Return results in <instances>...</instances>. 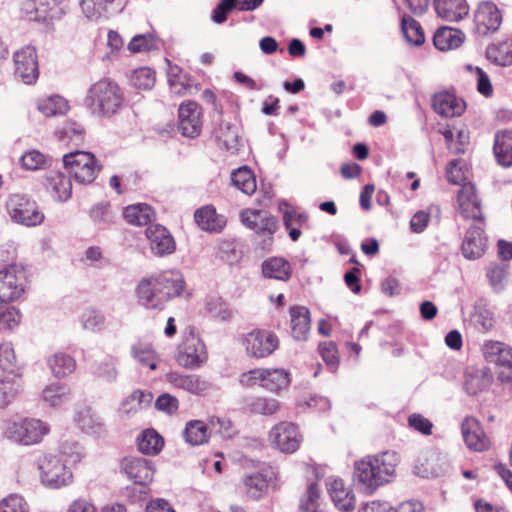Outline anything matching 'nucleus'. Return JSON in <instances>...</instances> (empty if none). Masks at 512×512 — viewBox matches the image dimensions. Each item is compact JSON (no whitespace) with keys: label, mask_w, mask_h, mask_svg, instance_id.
Here are the masks:
<instances>
[{"label":"nucleus","mask_w":512,"mask_h":512,"mask_svg":"<svg viewBox=\"0 0 512 512\" xmlns=\"http://www.w3.org/2000/svg\"><path fill=\"white\" fill-rule=\"evenodd\" d=\"M487 59L497 66L508 67L512 65V38L488 45Z\"/></svg>","instance_id":"38"},{"label":"nucleus","mask_w":512,"mask_h":512,"mask_svg":"<svg viewBox=\"0 0 512 512\" xmlns=\"http://www.w3.org/2000/svg\"><path fill=\"white\" fill-rule=\"evenodd\" d=\"M493 382L491 370L487 367L469 366L464 372L463 389L470 396L486 391Z\"/></svg>","instance_id":"21"},{"label":"nucleus","mask_w":512,"mask_h":512,"mask_svg":"<svg viewBox=\"0 0 512 512\" xmlns=\"http://www.w3.org/2000/svg\"><path fill=\"white\" fill-rule=\"evenodd\" d=\"M18 391L14 377L7 376L0 379V408L8 406Z\"/></svg>","instance_id":"62"},{"label":"nucleus","mask_w":512,"mask_h":512,"mask_svg":"<svg viewBox=\"0 0 512 512\" xmlns=\"http://www.w3.org/2000/svg\"><path fill=\"white\" fill-rule=\"evenodd\" d=\"M46 162L45 156L37 150L24 153L20 158L21 166L26 170L41 169Z\"/></svg>","instance_id":"64"},{"label":"nucleus","mask_w":512,"mask_h":512,"mask_svg":"<svg viewBox=\"0 0 512 512\" xmlns=\"http://www.w3.org/2000/svg\"><path fill=\"white\" fill-rule=\"evenodd\" d=\"M121 470L135 484L146 485L153 479L152 462L143 457L129 456L121 462Z\"/></svg>","instance_id":"18"},{"label":"nucleus","mask_w":512,"mask_h":512,"mask_svg":"<svg viewBox=\"0 0 512 512\" xmlns=\"http://www.w3.org/2000/svg\"><path fill=\"white\" fill-rule=\"evenodd\" d=\"M242 223L256 233L272 234L276 230V221L273 217L258 210H244L240 214Z\"/></svg>","instance_id":"31"},{"label":"nucleus","mask_w":512,"mask_h":512,"mask_svg":"<svg viewBox=\"0 0 512 512\" xmlns=\"http://www.w3.org/2000/svg\"><path fill=\"white\" fill-rule=\"evenodd\" d=\"M27 285L26 270L21 264H11L0 270V302L18 300Z\"/></svg>","instance_id":"8"},{"label":"nucleus","mask_w":512,"mask_h":512,"mask_svg":"<svg viewBox=\"0 0 512 512\" xmlns=\"http://www.w3.org/2000/svg\"><path fill=\"white\" fill-rule=\"evenodd\" d=\"M462 435L466 445L476 452H482L489 448L490 441L483 431L478 420L467 416L461 425Z\"/></svg>","instance_id":"22"},{"label":"nucleus","mask_w":512,"mask_h":512,"mask_svg":"<svg viewBox=\"0 0 512 512\" xmlns=\"http://www.w3.org/2000/svg\"><path fill=\"white\" fill-rule=\"evenodd\" d=\"M326 486L332 501L340 511L350 512L354 509L355 496L341 478H327Z\"/></svg>","instance_id":"24"},{"label":"nucleus","mask_w":512,"mask_h":512,"mask_svg":"<svg viewBox=\"0 0 512 512\" xmlns=\"http://www.w3.org/2000/svg\"><path fill=\"white\" fill-rule=\"evenodd\" d=\"M6 209L13 222L27 227L37 226L44 220V214L36 202L25 195H11L7 200Z\"/></svg>","instance_id":"7"},{"label":"nucleus","mask_w":512,"mask_h":512,"mask_svg":"<svg viewBox=\"0 0 512 512\" xmlns=\"http://www.w3.org/2000/svg\"><path fill=\"white\" fill-rule=\"evenodd\" d=\"M47 365L57 379L72 374L76 369V360L65 352H56L47 358Z\"/></svg>","instance_id":"36"},{"label":"nucleus","mask_w":512,"mask_h":512,"mask_svg":"<svg viewBox=\"0 0 512 512\" xmlns=\"http://www.w3.org/2000/svg\"><path fill=\"white\" fill-rule=\"evenodd\" d=\"M185 288V280L178 270H166L143 278L136 287L140 305L146 309L161 310L166 303L179 297Z\"/></svg>","instance_id":"1"},{"label":"nucleus","mask_w":512,"mask_h":512,"mask_svg":"<svg viewBox=\"0 0 512 512\" xmlns=\"http://www.w3.org/2000/svg\"><path fill=\"white\" fill-rule=\"evenodd\" d=\"M399 463L395 451L368 455L354 463V480L367 493H374L379 487L392 481Z\"/></svg>","instance_id":"2"},{"label":"nucleus","mask_w":512,"mask_h":512,"mask_svg":"<svg viewBox=\"0 0 512 512\" xmlns=\"http://www.w3.org/2000/svg\"><path fill=\"white\" fill-rule=\"evenodd\" d=\"M50 431L49 426L38 419H21L11 421L5 429V436L23 445L39 443Z\"/></svg>","instance_id":"6"},{"label":"nucleus","mask_w":512,"mask_h":512,"mask_svg":"<svg viewBox=\"0 0 512 512\" xmlns=\"http://www.w3.org/2000/svg\"><path fill=\"white\" fill-rule=\"evenodd\" d=\"M197 225L203 230L218 233L226 226V218L217 213L212 205L201 207L194 214Z\"/></svg>","instance_id":"30"},{"label":"nucleus","mask_w":512,"mask_h":512,"mask_svg":"<svg viewBox=\"0 0 512 512\" xmlns=\"http://www.w3.org/2000/svg\"><path fill=\"white\" fill-rule=\"evenodd\" d=\"M124 96L121 88L108 78L93 83L83 100L84 107L93 116L111 117L122 107Z\"/></svg>","instance_id":"3"},{"label":"nucleus","mask_w":512,"mask_h":512,"mask_svg":"<svg viewBox=\"0 0 512 512\" xmlns=\"http://www.w3.org/2000/svg\"><path fill=\"white\" fill-rule=\"evenodd\" d=\"M464 39L465 35L462 31L450 27H441L434 33L433 43L438 50L447 51L458 48Z\"/></svg>","instance_id":"35"},{"label":"nucleus","mask_w":512,"mask_h":512,"mask_svg":"<svg viewBox=\"0 0 512 512\" xmlns=\"http://www.w3.org/2000/svg\"><path fill=\"white\" fill-rule=\"evenodd\" d=\"M80 323L84 330L98 333L105 328L106 317L102 311L88 308L82 312Z\"/></svg>","instance_id":"49"},{"label":"nucleus","mask_w":512,"mask_h":512,"mask_svg":"<svg viewBox=\"0 0 512 512\" xmlns=\"http://www.w3.org/2000/svg\"><path fill=\"white\" fill-rule=\"evenodd\" d=\"M24 12L27 20L43 23L48 30L53 28V21L60 18L55 13L48 12L46 5L36 6L32 1L24 5Z\"/></svg>","instance_id":"46"},{"label":"nucleus","mask_w":512,"mask_h":512,"mask_svg":"<svg viewBox=\"0 0 512 512\" xmlns=\"http://www.w3.org/2000/svg\"><path fill=\"white\" fill-rule=\"evenodd\" d=\"M232 185L246 195H251L256 191V179L247 166H242L234 170L231 174Z\"/></svg>","instance_id":"45"},{"label":"nucleus","mask_w":512,"mask_h":512,"mask_svg":"<svg viewBox=\"0 0 512 512\" xmlns=\"http://www.w3.org/2000/svg\"><path fill=\"white\" fill-rule=\"evenodd\" d=\"M502 23L499 8L490 1L481 2L474 14V30L479 36L498 31Z\"/></svg>","instance_id":"16"},{"label":"nucleus","mask_w":512,"mask_h":512,"mask_svg":"<svg viewBox=\"0 0 512 512\" xmlns=\"http://www.w3.org/2000/svg\"><path fill=\"white\" fill-rule=\"evenodd\" d=\"M131 81L138 89H150L155 83V73L148 67H141L134 71Z\"/></svg>","instance_id":"63"},{"label":"nucleus","mask_w":512,"mask_h":512,"mask_svg":"<svg viewBox=\"0 0 512 512\" xmlns=\"http://www.w3.org/2000/svg\"><path fill=\"white\" fill-rule=\"evenodd\" d=\"M131 354L143 366L149 367L151 370L157 368V357L152 346L148 343H136L131 347Z\"/></svg>","instance_id":"51"},{"label":"nucleus","mask_w":512,"mask_h":512,"mask_svg":"<svg viewBox=\"0 0 512 512\" xmlns=\"http://www.w3.org/2000/svg\"><path fill=\"white\" fill-rule=\"evenodd\" d=\"M163 446L162 437L153 429L142 432L138 438V448L143 454L155 455Z\"/></svg>","instance_id":"50"},{"label":"nucleus","mask_w":512,"mask_h":512,"mask_svg":"<svg viewBox=\"0 0 512 512\" xmlns=\"http://www.w3.org/2000/svg\"><path fill=\"white\" fill-rule=\"evenodd\" d=\"M90 217L99 226H106L113 222L114 214L109 204L98 203L91 208Z\"/></svg>","instance_id":"61"},{"label":"nucleus","mask_w":512,"mask_h":512,"mask_svg":"<svg viewBox=\"0 0 512 512\" xmlns=\"http://www.w3.org/2000/svg\"><path fill=\"white\" fill-rule=\"evenodd\" d=\"M166 381L176 389H181L191 394H202L208 389V382L199 375L170 372L166 375Z\"/></svg>","instance_id":"27"},{"label":"nucleus","mask_w":512,"mask_h":512,"mask_svg":"<svg viewBox=\"0 0 512 512\" xmlns=\"http://www.w3.org/2000/svg\"><path fill=\"white\" fill-rule=\"evenodd\" d=\"M262 274L265 278L287 281L291 276V265L282 257H270L263 261Z\"/></svg>","instance_id":"37"},{"label":"nucleus","mask_w":512,"mask_h":512,"mask_svg":"<svg viewBox=\"0 0 512 512\" xmlns=\"http://www.w3.org/2000/svg\"><path fill=\"white\" fill-rule=\"evenodd\" d=\"M214 122L215 127L213 129V134L215 138L222 143L227 150L232 152L237 151L239 144L238 127L231 122L222 119V115L220 118H214Z\"/></svg>","instance_id":"32"},{"label":"nucleus","mask_w":512,"mask_h":512,"mask_svg":"<svg viewBox=\"0 0 512 512\" xmlns=\"http://www.w3.org/2000/svg\"><path fill=\"white\" fill-rule=\"evenodd\" d=\"M208 355L204 342L195 335L188 336L179 346L177 360L188 369L199 368L207 361Z\"/></svg>","instance_id":"14"},{"label":"nucleus","mask_w":512,"mask_h":512,"mask_svg":"<svg viewBox=\"0 0 512 512\" xmlns=\"http://www.w3.org/2000/svg\"><path fill=\"white\" fill-rule=\"evenodd\" d=\"M401 30L406 41L414 46H420L425 41L424 31L418 21L403 16L401 20Z\"/></svg>","instance_id":"47"},{"label":"nucleus","mask_w":512,"mask_h":512,"mask_svg":"<svg viewBox=\"0 0 512 512\" xmlns=\"http://www.w3.org/2000/svg\"><path fill=\"white\" fill-rule=\"evenodd\" d=\"M460 213L465 219L472 218L482 225V213L480 201L476 195L475 187L472 184L464 185L458 193Z\"/></svg>","instance_id":"25"},{"label":"nucleus","mask_w":512,"mask_h":512,"mask_svg":"<svg viewBox=\"0 0 512 512\" xmlns=\"http://www.w3.org/2000/svg\"><path fill=\"white\" fill-rule=\"evenodd\" d=\"M92 374L103 382L109 384L116 382L119 375L118 359L112 355H106L103 359L95 361Z\"/></svg>","instance_id":"40"},{"label":"nucleus","mask_w":512,"mask_h":512,"mask_svg":"<svg viewBox=\"0 0 512 512\" xmlns=\"http://www.w3.org/2000/svg\"><path fill=\"white\" fill-rule=\"evenodd\" d=\"M434 111L442 117L460 116L465 110V102L449 92L436 93L432 100Z\"/></svg>","instance_id":"26"},{"label":"nucleus","mask_w":512,"mask_h":512,"mask_svg":"<svg viewBox=\"0 0 512 512\" xmlns=\"http://www.w3.org/2000/svg\"><path fill=\"white\" fill-rule=\"evenodd\" d=\"M202 110L198 103L187 101L178 109V129L184 137L195 138L202 131Z\"/></svg>","instance_id":"15"},{"label":"nucleus","mask_w":512,"mask_h":512,"mask_svg":"<svg viewBox=\"0 0 512 512\" xmlns=\"http://www.w3.org/2000/svg\"><path fill=\"white\" fill-rule=\"evenodd\" d=\"M123 215L128 223L136 226H144L148 225L152 221L155 213L151 206L144 203H138L126 207Z\"/></svg>","instance_id":"44"},{"label":"nucleus","mask_w":512,"mask_h":512,"mask_svg":"<svg viewBox=\"0 0 512 512\" xmlns=\"http://www.w3.org/2000/svg\"><path fill=\"white\" fill-rule=\"evenodd\" d=\"M37 109L46 117L61 116L70 110V105L64 97L50 95L37 100Z\"/></svg>","instance_id":"41"},{"label":"nucleus","mask_w":512,"mask_h":512,"mask_svg":"<svg viewBox=\"0 0 512 512\" xmlns=\"http://www.w3.org/2000/svg\"><path fill=\"white\" fill-rule=\"evenodd\" d=\"M74 421L83 432L89 435L101 436L106 431L102 418L88 407L78 410Z\"/></svg>","instance_id":"33"},{"label":"nucleus","mask_w":512,"mask_h":512,"mask_svg":"<svg viewBox=\"0 0 512 512\" xmlns=\"http://www.w3.org/2000/svg\"><path fill=\"white\" fill-rule=\"evenodd\" d=\"M209 429L211 432L220 434L223 438H232L236 434L234 425L226 417H209Z\"/></svg>","instance_id":"58"},{"label":"nucleus","mask_w":512,"mask_h":512,"mask_svg":"<svg viewBox=\"0 0 512 512\" xmlns=\"http://www.w3.org/2000/svg\"><path fill=\"white\" fill-rule=\"evenodd\" d=\"M271 444L283 453H294L302 442L298 427L290 422H281L275 425L270 433Z\"/></svg>","instance_id":"13"},{"label":"nucleus","mask_w":512,"mask_h":512,"mask_svg":"<svg viewBox=\"0 0 512 512\" xmlns=\"http://www.w3.org/2000/svg\"><path fill=\"white\" fill-rule=\"evenodd\" d=\"M497 162L505 167L512 165V131L503 130L495 135L493 146Z\"/></svg>","instance_id":"39"},{"label":"nucleus","mask_w":512,"mask_h":512,"mask_svg":"<svg viewBox=\"0 0 512 512\" xmlns=\"http://www.w3.org/2000/svg\"><path fill=\"white\" fill-rule=\"evenodd\" d=\"M446 455L437 450L422 452L415 463L414 473L422 478L439 477L448 469Z\"/></svg>","instance_id":"17"},{"label":"nucleus","mask_w":512,"mask_h":512,"mask_svg":"<svg viewBox=\"0 0 512 512\" xmlns=\"http://www.w3.org/2000/svg\"><path fill=\"white\" fill-rule=\"evenodd\" d=\"M41 483L52 489H59L73 482L71 469L58 455L43 453L37 458Z\"/></svg>","instance_id":"5"},{"label":"nucleus","mask_w":512,"mask_h":512,"mask_svg":"<svg viewBox=\"0 0 512 512\" xmlns=\"http://www.w3.org/2000/svg\"><path fill=\"white\" fill-rule=\"evenodd\" d=\"M0 512H29V505L22 495L12 493L0 501Z\"/></svg>","instance_id":"57"},{"label":"nucleus","mask_w":512,"mask_h":512,"mask_svg":"<svg viewBox=\"0 0 512 512\" xmlns=\"http://www.w3.org/2000/svg\"><path fill=\"white\" fill-rule=\"evenodd\" d=\"M278 486V471L272 466L265 467L260 472H254L242 478V491L251 500L262 499L270 488L276 489Z\"/></svg>","instance_id":"10"},{"label":"nucleus","mask_w":512,"mask_h":512,"mask_svg":"<svg viewBox=\"0 0 512 512\" xmlns=\"http://www.w3.org/2000/svg\"><path fill=\"white\" fill-rule=\"evenodd\" d=\"M70 388L68 385L54 382L42 391V400L50 407H59L69 401Z\"/></svg>","instance_id":"43"},{"label":"nucleus","mask_w":512,"mask_h":512,"mask_svg":"<svg viewBox=\"0 0 512 512\" xmlns=\"http://www.w3.org/2000/svg\"><path fill=\"white\" fill-rule=\"evenodd\" d=\"M15 76L27 85L36 82L39 77V67L36 49L27 45L14 53Z\"/></svg>","instance_id":"12"},{"label":"nucleus","mask_w":512,"mask_h":512,"mask_svg":"<svg viewBox=\"0 0 512 512\" xmlns=\"http://www.w3.org/2000/svg\"><path fill=\"white\" fill-rule=\"evenodd\" d=\"M485 360L512 369V347L500 341H487L482 346Z\"/></svg>","instance_id":"28"},{"label":"nucleus","mask_w":512,"mask_h":512,"mask_svg":"<svg viewBox=\"0 0 512 512\" xmlns=\"http://www.w3.org/2000/svg\"><path fill=\"white\" fill-rule=\"evenodd\" d=\"M145 235L149 241L150 250L154 255H169L176 249V243L173 236L160 224L149 225L145 230Z\"/></svg>","instance_id":"19"},{"label":"nucleus","mask_w":512,"mask_h":512,"mask_svg":"<svg viewBox=\"0 0 512 512\" xmlns=\"http://www.w3.org/2000/svg\"><path fill=\"white\" fill-rule=\"evenodd\" d=\"M509 265L505 263H491L486 268V278L494 293L505 290L510 277Z\"/></svg>","instance_id":"42"},{"label":"nucleus","mask_w":512,"mask_h":512,"mask_svg":"<svg viewBox=\"0 0 512 512\" xmlns=\"http://www.w3.org/2000/svg\"><path fill=\"white\" fill-rule=\"evenodd\" d=\"M16 356L10 343L0 345V369L10 375H16Z\"/></svg>","instance_id":"59"},{"label":"nucleus","mask_w":512,"mask_h":512,"mask_svg":"<svg viewBox=\"0 0 512 512\" xmlns=\"http://www.w3.org/2000/svg\"><path fill=\"white\" fill-rule=\"evenodd\" d=\"M238 381L244 388L258 385L272 393H280L288 388L291 379L289 372L283 368H255L243 372Z\"/></svg>","instance_id":"4"},{"label":"nucleus","mask_w":512,"mask_h":512,"mask_svg":"<svg viewBox=\"0 0 512 512\" xmlns=\"http://www.w3.org/2000/svg\"><path fill=\"white\" fill-rule=\"evenodd\" d=\"M321 496L317 483H311L301 496L299 509L301 512H319Z\"/></svg>","instance_id":"54"},{"label":"nucleus","mask_w":512,"mask_h":512,"mask_svg":"<svg viewBox=\"0 0 512 512\" xmlns=\"http://www.w3.org/2000/svg\"><path fill=\"white\" fill-rule=\"evenodd\" d=\"M433 4L438 17L446 21H460L469 13L466 0H434Z\"/></svg>","instance_id":"29"},{"label":"nucleus","mask_w":512,"mask_h":512,"mask_svg":"<svg viewBox=\"0 0 512 512\" xmlns=\"http://www.w3.org/2000/svg\"><path fill=\"white\" fill-rule=\"evenodd\" d=\"M247 409L254 414L273 415L280 409V403L274 398L252 397L247 403Z\"/></svg>","instance_id":"52"},{"label":"nucleus","mask_w":512,"mask_h":512,"mask_svg":"<svg viewBox=\"0 0 512 512\" xmlns=\"http://www.w3.org/2000/svg\"><path fill=\"white\" fill-rule=\"evenodd\" d=\"M59 141L63 143L79 144L84 138V129L81 124L66 121L56 133Z\"/></svg>","instance_id":"53"},{"label":"nucleus","mask_w":512,"mask_h":512,"mask_svg":"<svg viewBox=\"0 0 512 512\" xmlns=\"http://www.w3.org/2000/svg\"><path fill=\"white\" fill-rule=\"evenodd\" d=\"M206 309L208 313L217 319L226 321L232 316L227 303L220 297H212L207 301Z\"/></svg>","instance_id":"60"},{"label":"nucleus","mask_w":512,"mask_h":512,"mask_svg":"<svg viewBox=\"0 0 512 512\" xmlns=\"http://www.w3.org/2000/svg\"><path fill=\"white\" fill-rule=\"evenodd\" d=\"M241 343L248 357L262 359L278 348L279 339L269 330L255 329L243 335Z\"/></svg>","instance_id":"11"},{"label":"nucleus","mask_w":512,"mask_h":512,"mask_svg":"<svg viewBox=\"0 0 512 512\" xmlns=\"http://www.w3.org/2000/svg\"><path fill=\"white\" fill-rule=\"evenodd\" d=\"M208 427L203 421L191 420L186 424L184 438L191 445H201L208 440Z\"/></svg>","instance_id":"48"},{"label":"nucleus","mask_w":512,"mask_h":512,"mask_svg":"<svg viewBox=\"0 0 512 512\" xmlns=\"http://www.w3.org/2000/svg\"><path fill=\"white\" fill-rule=\"evenodd\" d=\"M59 452L65 457L64 462L66 464H76L80 462L84 456L83 448L80 443L72 439L63 440L60 443Z\"/></svg>","instance_id":"56"},{"label":"nucleus","mask_w":512,"mask_h":512,"mask_svg":"<svg viewBox=\"0 0 512 512\" xmlns=\"http://www.w3.org/2000/svg\"><path fill=\"white\" fill-rule=\"evenodd\" d=\"M487 249V237L482 225L471 226L461 245L462 255L468 260L481 258Z\"/></svg>","instance_id":"20"},{"label":"nucleus","mask_w":512,"mask_h":512,"mask_svg":"<svg viewBox=\"0 0 512 512\" xmlns=\"http://www.w3.org/2000/svg\"><path fill=\"white\" fill-rule=\"evenodd\" d=\"M116 0H81L83 13L89 19H97L104 12H110L111 6Z\"/></svg>","instance_id":"55"},{"label":"nucleus","mask_w":512,"mask_h":512,"mask_svg":"<svg viewBox=\"0 0 512 512\" xmlns=\"http://www.w3.org/2000/svg\"><path fill=\"white\" fill-rule=\"evenodd\" d=\"M63 164L68 173L83 184L93 182L99 171L94 155L85 151L65 154Z\"/></svg>","instance_id":"9"},{"label":"nucleus","mask_w":512,"mask_h":512,"mask_svg":"<svg viewBox=\"0 0 512 512\" xmlns=\"http://www.w3.org/2000/svg\"><path fill=\"white\" fill-rule=\"evenodd\" d=\"M291 333L295 340L304 341L310 332V312L304 306H295L290 309Z\"/></svg>","instance_id":"34"},{"label":"nucleus","mask_w":512,"mask_h":512,"mask_svg":"<svg viewBox=\"0 0 512 512\" xmlns=\"http://www.w3.org/2000/svg\"><path fill=\"white\" fill-rule=\"evenodd\" d=\"M44 185L52 198L58 202H66L72 196L71 178L61 171H49L45 176Z\"/></svg>","instance_id":"23"}]
</instances>
